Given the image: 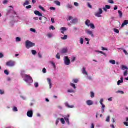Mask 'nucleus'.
<instances>
[{
  "label": "nucleus",
  "instance_id": "1",
  "mask_svg": "<svg viewBox=\"0 0 128 128\" xmlns=\"http://www.w3.org/2000/svg\"><path fill=\"white\" fill-rule=\"evenodd\" d=\"M20 74L22 76L24 82H26L28 84H30L34 82L32 78L30 76L26 74V71L24 70H22L21 71Z\"/></svg>",
  "mask_w": 128,
  "mask_h": 128
},
{
  "label": "nucleus",
  "instance_id": "2",
  "mask_svg": "<svg viewBox=\"0 0 128 128\" xmlns=\"http://www.w3.org/2000/svg\"><path fill=\"white\" fill-rule=\"evenodd\" d=\"M10 8H12V6L9 7V10L6 14V16H10L11 18L16 16V13L14 12V11H13L12 10H10Z\"/></svg>",
  "mask_w": 128,
  "mask_h": 128
},
{
  "label": "nucleus",
  "instance_id": "3",
  "mask_svg": "<svg viewBox=\"0 0 128 128\" xmlns=\"http://www.w3.org/2000/svg\"><path fill=\"white\" fill-rule=\"evenodd\" d=\"M70 86L72 88H73V89H68V94H74L76 92V86L74 83H70Z\"/></svg>",
  "mask_w": 128,
  "mask_h": 128
},
{
  "label": "nucleus",
  "instance_id": "4",
  "mask_svg": "<svg viewBox=\"0 0 128 128\" xmlns=\"http://www.w3.org/2000/svg\"><path fill=\"white\" fill-rule=\"evenodd\" d=\"M85 24L88 28H90L92 30H95L96 29V26H94V24L90 22V20H86L85 22Z\"/></svg>",
  "mask_w": 128,
  "mask_h": 128
},
{
  "label": "nucleus",
  "instance_id": "5",
  "mask_svg": "<svg viewBox=\"0 0 128 128\" xmlns=\"http://www.w3.org/2000/svg\"><path fill=\"white\" fill-rule=\"evenodd\" d=\"M26 48L29 50L30 48H33V46H36V44L32 42L30 40H27L26 42Z\"/></svg>",
  "mask_w": 128,
  "mask_h": 128
},
{
  "label": "nucleus",
  "instance_id": "6",
  "mask_svg": "<svg viewBox=\"0 0 128 128\" xmlns=\"http://www.w3.org/2000/svg\"><path fill=\"white\" fill-rule=\"evenodd\" d=\"M104 98H102L100 100V104H101L102 106L101 110H102V114H104V112L106 110V105L104 104Z\"/></svg>",
  "mask_w": 128,
  "mask_h": 128
},
{
  "label": "nucleus",
  "instance_id": "7",
  "mask_svg": "<svg viewBox=\"0 0 128 128\" xmlns=\"http://www.w3.org/2000/svg\"><path fill=\"white\" fill-rule=\"evenodd\" d=\"M102 14H104L102 9V8H99L98 11L95 13V16H96L97 18H102Z\"/></svg>",
  "mask_w": 128,
  "mask_h": 128
},
{
  "label": "nucleus",
  "instance_id": "8",
  "mask_svg": "<svg viewBox=\"0 0 128 128\" xmlns=\"http://www.w3.org/2000/svg\"><path fill=\"white\" fill-rule=\"evenodd\" d=\"M64 61L65 66H70V60L68 56H64Z\"/></svg>",
  "mask_w": 128,
  "mask_h": 128
},
{
  "label": "nucleus",
  "instance_id": "9",
  "mask_svg": "<svg viewBox=\"0 0 128 128\" xmlns=\"http://www.w3.org/2000/svg\"><path fill=\"white\" fill-rule=\"evenodd\" d=\"M85 32L86 34L88 36H91V38H94V32L92 30H90L89 29H86L85 30Z\"/></svg>",
  "mask_w": 128,
  "mask_h": 128
},
{
  "label": "nucleus",
  "instance_id": "10",
  "mask_svg": "<svg viewBox=\"0 0 128 128\" xmlns=\"http://www.w3.org/2000/svg\"><path fill=\"white\" fill-rule=\"evenodd\" d=\"M16 62L10 60L6 63V66H10V68H12L16 66Z\"/></svg>",
  "mask_w": 128,
  "mask_h": 128
},
{
  "label": "nucleus",
  "instance_id": "11",
  "mask_svg": "<svg viewBox=\"0 0 128 128\" xmlns=\"http://www.w3.org/2000/svg\"><path fill=\"white\" fill-rule=\"evenodd\" d=\"M27 116L30 118H32L34 116V110H28L27 112Z\"/></svg>",
  "mask_w": 128,
  "mask_h": 128
},
{
  "label": "nucleus",
  "instance_id": "12",
  "mask_svg": "<svg viewBox=\"0 0 128 128\" xmlns=\"http://www.w3.org/2000/svg\"><path fill=\"white\" fill-rule=\"evenodd\" d=\"M70 114H68L64 116V120H66V122L67 124H68V126H70Z\"/></svg>",
  "mask_w": 128,
  "mask_h": 128
},
{
  "label": "nucleus",
  "instance_id": "13",
  "mask_svg": "<svg viewBox=\"0 0 128 128\" xmlns=\"http://www.w3.org/2000/svg\"><path fill=\"white\" fill-rule=\"evenodd\" d=\"M86 104L88 106H94V101L92 100H87L86 101Z\"/></svg>",
  "mask_w": 128,
  "mask_h": 128
},
{
  "label": "nucleus",
  "instance_id": "14",
  "mask_svg": "<svg viewBox=\"0 0 128 128\" xmlns=\"http://www.w3.org/2000/svg\"><path fill=\"white\" fill-rule=\"evenodd\" d=\"M124 84V77L122 76L120 78V80H118L117 82L118 86H122Z\"/></svg>",
  "mask_w": 128,
  "mask_h": 128
},
{
  "label": "nucleus",
  "instance_id": "15",
  "mask_svg": "<svg viewBox=\"0 0 128 128\" xmlns=\"http://www.w3.org/2000/svg\"><path fill=\"white\" fill-rule=\"evenodd\" d=\"M50 64L52 65L54 70H56V63H54V61H50Z\"/></svg>",
  "mask_w": 128,
  "mask_h": 128
},
{
  "label": "nucleus",
  "instance_id": "16",
  "mask_svg": "<svg viewBox=\"0 0 128 128\" xmlns=\"http://www.w3.org/2000/svg\"><path fill=\"white\" fill-rule=\"evenodd\" d=\"M111 8L112 7L110 6L106 5L105 6V7L103 8V10L106 12H108V10H110Z\"/></svg>",
  "mask_w": 128,
  "mask_h": 128
},
{
  "label": "nucleus",
  "instance_id": "17",
  "mask_svg": "<svg viewBox=\"0 0 128 128\" xmlns=\"http://www.w3.org/2000/svg\"><path fill=\"white\" fill-rule=\"evenodd\" d=\"M82 74H83L84 76H88V72H86V68H82Z\"/></svg>",
  "mask_w": 128,
  "mask_h": 128
},
{
  "label": "nucleus",
  "instance_id": "18",
  "mask_svg": "<svg viewBox=\"0 0 128 128\" xmlns=\"http://www.w3.org/2000/svg\"><path fill=\"white\" fill-rule=\"evenodd\" d=\"M65 106L68 108H74V105H70V104H68V103H66Z\"/></svg>",
  "mask_w": 128,
  "mask_h": 128
},
{
  "label": "nucleus",
  "instance_id": "19",
  "mask_svg": "<svg viewBox=\"0 0 128 128\" xmlns=\"http://www.w3.org/2000/svg\"><path fill=\"white\" fill-rule=\"evenodd\" d=\"M66 30H68V28L66 27H62L60 28V32L63 34H64V32H66Z\"/></svg>",
  "mask_w": 128,
  "mask_h": 128
},
{
  "label": "nucleus",
  "instance_id": "20",
  "mask_svg": "<svg viewBox=\"0 0 128 128\" xmlns=\"http://www.w3.org/2000/svg\"><path fill=\"white\" fill-rule=\"evenodd\" d=\"M34 14L36 16H42V14L40 11L36 10L34 12Z\"/></svg>",
  "mask_w": 128,
  "mask_h": 128
},
{
  "label": "nucleus",
  "instance_id": "21",
  "mask_svg": "<svg viewBox=\"0 0 128 128\" xmlns=\"http://www.w3.org/2000/svg\"><path fill=\"white\" fill-rule=\"evenodd\" d=\"M47 80L48 84L50 85V88H52V79L48 78Z\"/></svg>",
  "mask_w": 128,
  "mask_h": 128
},
{
  "label": "nucleus",
  "instance_id": "22",
  "mask_svg": "<svg viewBox=\"0 0 128 128\" xmlns=\"http://www.w3.org/2000/svg\"><path fill=\"white\" fill-rule=\"evenodd\" d=\"M128 20H124V23L122 24V28H124V26H128Z\"/></svg>",
  "mask_w": 128,
  "mask_h": 128
},
{
  "label": "nucleus",
  "instance_id": "23",
  "mask_svg": "<svg viewBox=\"0 0 128 128\" xmlns=\"http://www.w3.org/2000/svg\"><path fill=\"white\" fill-rule=\"evenodd\" d=\"M117 94H124V92L122 90H118L116 92Z\"/></svg>",
  "mask_w": 128,
  "mask_h": 128
},
{
  "label": "nucleus",
  "instance_id": "24",
  "mask_svg": "<svg viewBox=\"0 0 128 128\" xmlns=\"http://www.w3.org/2000/svg\"><path fill=\"white\" fill-rule=\"evenodd\" d=\"M68 48H64L61 51V54H68Z\"/></svg>",
  "mask_w": 128,
  "mask_h": 128
},
{
  "label": "nucleus",
  "instance_id": "25",
  "mask_svg": "<svg viewBox=\"0 0 128 128\" xmlns=\"http://www.w3.org/2000/svg\"><path fill=\"white\" fill-rule=\"evenodd\" d=\"M78 18L73 19L72 21V24H78Z\"/></svg>",
  "mask_w": 128,
  "mask_h": 128
},
{
  "label": "nucleus",
  "instance_id": "26",
  "mask_svg": "<svg viewBox=\"0 0 128 128\" xmlns=\"http://www.w3.org/2000/svg\"><path fill=\"white\" fill-rule=\"evenodd\" d=\"M122 70H128V66H122Z\"/></svg>",
  "mask_w": 128,
  "mask_h": 128
},
{
  "label": "nucleus",
  "instance_id": "27",
  "mask_svg": "<svg viewBox=\"0 0 128 128\" xmlns=\"http://www.w3.org/2000/svg\"><path fill=\"white\" fill-rule=\"evenodd\" d=\"M12 111L14 112H18V108H16V106H13L12 107Z\"/></svg>",
  "mask_w": 128,
  "mask_h": 128
},
{
  "label": "nucleus",
  "instance_id": "28",
  "mask_svg": "<svg viewBox=\"0 0 128 128\" xmlns=\"http://www.w3.org/2000/svg\"><path fill=\"white\" fill-rule=\"evenodd\" d=\"M124 124L126 126H128V117L126 118V122H124Z\"/></svg>",
  "mask_w": 128,
  "mask_h": 128
},
{
  "label": "nucleus",
  "instance_id": "29",
  "mask_svg": "<svg viewBox=\"0 0 128 128\" xmlns=\"http://www.w3.org/2000/svg\"><path fill=\"white\" fill-rule=\"evenodd\" d=\"M30 4V1L26 0L25 2L23 4L24 6H28Z\"/></svg>",
  "mask_w": 128,
  "mask_h": 128
},
{
  "label": "nucleus",
  "instance_id": "30",
  "mask_svg": "<svg viewBox=\"0 0 128 128\" xmlns=\"http://www.w3.org/2000/svg\"><path fill=\"white\" fill-rule=\"evenodd\" d=\"M16 42H22V38L20 37H17L16 38Z\"/></svg>",
  "mask_w": 128,
  "mask_h": 128
},
{
  "label": "nucleus",
  "instance_id": "31",
  "mask_svg": "<svg viewBox=\"0 0 128 128\" xmlns=\"http://www.w3.org/2000/svg\"><path fill=\"white\" fill-rule=\"evenodd\" d=\"M60 120L62 124H66V120L64 118H62Z\"/></svg>",
  "mask_w": 128,
  "mask_h": 128
},
{
  "label": "nucleus",
  "instance_id": "32",
  "mask_svg": "<svg viewBox=\"0 0 128 128\" xmlns=\"http://www.w3.org/2000/svg\"><path fill=\"white\" fill-rule=\"evenodd\" d=\"M118 14H119V17L122 18V11L119 10L118 11Z\"/></svg>",
  "mask_w": 128,
  "mask_h": 128
},
{
  "label": "nucleus",
  "instance_id": "33",
  "mask_svg": "<svg viewBox=\"0 0 128 128\" xmlns=\"http://www.w3.org/2000/svg\"><path fill=\"white\" fill-rule=\"evenodd\" d=\"M68 38V35H64V36L62 37L61 40H66Z\"/></svg>",
  "mask_w": 128,
  "mask_h": 128
},
{
  "label": "nucleus",
  "instance_id": "34",
  "mask_svg": "<svg viewBox=\"0 0 128 128\" xmlns=\"http://www.w3.org/2000/svg\"><path fill=\"white\" fill-rule=\"evenodd\" d=\"M55 4H56V6H60V2L59 1H55L54 2Z\"/></svg>",
  "mask_w": 128,
  "mask_h": 128
},
{
  "label": "nucleus",
  "instance_id": "35",
  "mask_svg": "<svg viewBox=\"0 0 128 128\" xmlns=\"http://www.w3.org/2000/svg\"><path fill=\"white\" fill-rule=\"evenodd\" d=\"M109 62L111 64H113V65L116 64V60H110L109 61Z\"/></svg>",
  "mask_w": 128,
  "mask_h": 128
},
{
  "label": "nucleus",
  "instance_id": "36",
  "mask_svg": "<svg viewBox=\"0 0 128 128\" xmlns=\"http://www.w3.org/2000/svg\"><path fill=\"white\" fill-rule=\"evenodd\" d=\"M128 76V70H126L124 72V76Z\"/></svg>",
  "mask_w": 128,
  "mask_h": 128
},
{
  "label": "nucleus",
  "instance_id": "37",
  "mask_svg": "<svg viewBox=\"0 0 128 128\" xmlns=\"http://www.w3.org/2000/svg\"><path fill=\"white\" fill-rule=\"evenodd\" d=\"M31 52H32V54H33V56H36V54H38V52H36L35 50H32L31 51Z\"/></svg>",
  "mask_w": 128,
  "mask_h": 128
},
{
  "label": "nucleus",
  "instance_id": "38",
  "mask_svg": "<svg viewBox=\"0 0 128 128\" xmlns=\"http://www.w3.org/2000/svg\"><path fill=\"white\" fill-rule=\"evenodd\" d=\"M39 8L40 10H42V12H46V10H44V7L42 6H39Z\"/></svg>",
  "mask_w": 128,
  "mask_h": 128
},
{
  "label": "nucleus",
  "instance_id": "39",
  "mask_svg": "<svg viewBox=\"0 0 128 128\" xmlns=\"http://www.w3.org/2000/svg\"><path fill=\"white\" fill-rule=\"evenodd\" d=\"M95 52H98V54H104V56H106V54L102 51L96 50Z\"/></svg>",
  "mask_w": 128,
  "mask_h": 128
},
{
  "label": "nucleus",
  "instance_id": "40",
  "mask_svg": "<svg viewBox=\"0 0 128 128\" xmlns=\"http://www.w3.org/2000/svg\"><path fill=\"white\" fill-rule=\"evenodd\" d=\"M72 82L74 84H78V82L79 80L78 79H74L72 80Z\"/></svg>",
  "mask_w": 128,
  "mask_h": 128
},
{
  "label": "nucleus",
  "instance_id": "41",
  "mask_svg": "<svg viewBox=\"0 0 128 128\" xmlns=\"http://www.w3.org/2000/svg\"><path fill=\"white\" fill-rule=\"evenodd\" d=\"M0 94L1 96H4V90H0Z\"/></svg>",
  "mask_w": 128,
  "mask_h": 128
},
{
  "label": "nucleus",
  "instance_id": "42",
  "mask_svg": "<svg viewBox=\"0 0 128 128\" xmlns=\"http://www.w3.org/2000/svg\"><path fill=\"white\" fill-rule=\"evenodd\" d=\"M80 44H84V40L83 38H80Z\"/></svg>",
  "mask_w": 128,
  "mask_h": 128
},
{
  "label": "nucleus",
  "instance_id": "43",
  "mask_svg": "<svg viewBox=\"0 0 128 128\" xmlns=\"http://www.w3.org/2000/svg\"><path fill=\"white\" fill-rule=\"evenodd\" d=\"M76 58L75 56H72L71 58L72 62H76Z\"/></svg>",
  "mask_w": 128,
  "mask_h": 128
},
{
  "label": "nucleus",
  "instance_id": "44",
  "mask_svg": "<svg viewBox=\"0 0 128 128\" xmlns=\"http://www.w3.org/2000/svg\"><path fill=\"white\" fill-rule=\"evenodd\" d=\"M56 58L57 60H60V53H58L56 56Z\"/></svg>",
  "mask_w": 128,
  "mask_h": 128
},
{
  "label": "nucleus",
  "instance_id": "45",
  "mask_svg": "<svg viewBox=\"0 0 128 128\" xmlns=\"http://www.w3.org/2000/svg\"><path fill=\"white\" fill-rule=\"evenodd\" d=\"M66 8H71V9L73 8L72 6L70 4H67Z\"/></svg>",
  "mask_w": 128,
  "mask_h": 128
},
{
  "label": "nucleus",
  "instance_id": "46",
  "mask_svg": "<svg viewBox=\"0 0 128 128\" xmlns=\"http://www.w3.org/2000/svg\"><path fill=\"white\" fill-rule=\"evenodd\" d=\"M74 6L76 8H78V6H80V4H78V3L76 2H74Z\"/></svg>",
  "mask_w": 128,
  "mask_h": 128
},
{
  "label": "nucleus",
  "instance_id": "47",
  "mask_svg": "<svg viewBox=\"0 0 128 128\" xmlns=\"http://www.w3.org/2000/svg\"><path fill=\"white\" fill-rule=\"evenodd\" d=\"M30 32H34V34H36V29L34 28H30Z\"/></svg>",
  "mask_w": 128,
  "mask_h": 128
},
{
  "label": "nucleus",
  "instance_id": "48",
  "mask_svg": "<svg viewBox=\"0 0 128 128\" xmlns=\"http://www.w3.org/2000/svg\"><path fill=\"white\" fill-rule=\"evenodd\" d=\"M110 116H108L106 118V122H110Z\"/></svg>",
  "mask_w": 128,
  "mask_h": 128
},
{
  "label": "nucleus",
  "instance_id": "49",
  "mask_svg": "<svg viewBox=\"0 0 128 128\" xmlns=\"http://www.w3.org/2000/svg\"><path fill=\"white\" fill-rule=\"evenodd\" d=\"M90 97L92 98H94V92H90Z\"/></svg>",
  "mask_w": 128,
  "mask_h": 128
},
{
  "label": "nucleus",
  "instance_id": "50",
  "mask_svg": "<svg viewBox=\"0 0 128 128\" xmlns=\"http://www.w3.org/2000/svg\"><path fill=\"white\" fill-rule=\"evenodd\" d=\"M114 32H116V34H120V30H118V29L114 28Z\"/></svg>",
  "mask_w": 128,
  "mask_h": 128
},
{
  "label": "nucleus",
  "instance_id": "51",
  "mask_svg": "<svg viewBox=\"0 0 128 128\" xmlns=\"http://www.w3.org/2000/svg\"><path fill=\"white\" fill-rule=\"evenodd\" d=\"M47 36H48L49 38H52V34H48Z\"/></svg>",
  "mask_w": 128,
  "mask_h": 128
},
{
  "label": "nucleus",
  "instance_id": "52",
  "mask_svg": "<svg viewBox=\"0 0 128 128\" xmlns=\"http://www.w3.org/2000/svg\"><path fill=\"white\" fill-rule=\"evenodd\" d=\"M122 50H123V52H124V54H125L126 56H128V52H126V50L124 49H122Z\"/></svg>",
  "mask_w": 128,
  "mask_h": 128
},
{
  "label": "nucleus",
  "instance_id": "53",
  "mask_svg": "<svg viewBox=\"0 0 128 128\" xmlns=\"http://www.w3.org/2000/svg\"><path fill=\"white\" fill-rule=\"evenodd\" d=\"M4 72L5 74H6V76H8V74H10V72H8V70H5L4 71Z\"/></svg>",
  "mask_w": 128,
  "mask_h": 128
},
{
  "label": "nucleus",
  "instance_id": "54",
  "mask_svg": "<svg viewBox=\"0 0 128 128\" xmlns=\"http://www.w3.org/2000/svg\"><path fill=\"white\" fill-rule=\"evenodd\" d=\"M60 118H58L56 120V126H58V124H60Z\"/></svg>",
  "mask_w": 128,
  "mask_h": 128
},
{
  "label": "nucleus",
  "instance_id": "55",
  "mask_svg": "<svg viewBox=\"0 0 128 128\" xmlns=\"http://www.w3.org/2000/svg\"><path fill=\"white\" fill-rule=\"evenodd\" d=\"M88 6L90 8H92V6L90 4V3H88Z\"/></svg>",
  "mask_w": 128,
  "mask_h": 128
},
{
  "label": "nucleus",
  "instance_id": "56",
  "mask_svg": "<svg viewBox=\"0 0 128 128\" xmlns=\"http://www.w3.org/2000/svg\"><path fill=\"white\" fill-rule=\"evenodd\" d=\"M50 30H56V28L54 26H51L50 28Z\"/></svg>",
  "mask_w": 128,
  "mask_h": 128
},
{
  "label": "nucleus",
  "instance_id": "57",
  "mask_svg": "<svg viewBox=\"0 0 128 128\" xmlns=\"http://www.w3.org/2000/svg\"><path fill=\"white\" fill-rule=\"evenodd\" d=\"M108 4H114V0H108Z\"/></svg>",
  "mask_w": 128,
  "mask_h": 128
},
{
  "label": "nucleus",
  "instance_id": "58",
  "mask_svg": "<svg viewBox=\"0 0 128 128\" xmlns=\"http://www.w3.org/2000/svg\"><path fill=\"white\" fill-rule=\"evenodd\" d=\"M72 18H73L72 16H70L68 18V20H72Z\"/></svg>",
  "mask_w": 128,
  "mask_h": 128
},
{
  "label": "nucleus",
  "instance_id": "59",
  "mask_svg": "<svg viewBox=\"0 0 128 128\" xmlns=\"http://www.w3.org/2000/svg\"><path fill=\"white\" fill-rule=\"evenodd\" d=\"M34 86H35V88H38V83L36 82V83L34 84Z\"/></svg>",
  "mask_w": 128,
  "mask_h": 128
},
{
  "label": "nucleus",
  "instance_id": "60",
  "mask_svg": "<svg viewBox=\"0 0 128 128\" xmlns=\"http://www.w3.org/2000/svg\"><path fill=\"white\" fill-rule=\"evenodd\" d=\"M4 54L2 52H0V58H4Z\"/></svg>",
  "mask_w": 128,
  "mask_h": 128
},
{
  "label": "nucleus",
  "instance_id": "61",
  "mask_svg": "<svg viewBox=\"0 0 128 128\" xmlns=\"http://www.w3.org/2000/svg\"><path fill=\"white\" fill-rule=\"evenodd\" d=\"M88 80H92V78L90 76H87Z\"/></svg>",
  "mask_w": 128,
  "mask_h": 128
},
{
  "label": "nucleus",
  "instance_id": "62",
  "mask_svg": "<svg viewBox=\"0 0 128 128\" xmlns=\"http://www.w3.org/2000/svg\"><path fill=\"white\" fill-rule=\"evenodd\" d=\"M21 98H22V100H26V97L24 96H21Z\"/></svg>",
  "mask_w": 128,
  "mask_h": 128
},
{
  "label": "nucleus",
  "instance_id": "63",
  "mask_svg": "<svg viewBox=\"0 0 128 128\" xmlns=\"http://www.w3.org/2000/svg\"><path fill=\"white\" fill-rule=\"evenodd\" d=\"M102 50H108V48H105L104 47H102Z\"/></svg>",
  "mask_w": 128,
  "mask_h": 128
},
{
  "label": "nucleus",
  "instance_id": "64",
  "mask_svg": "<svg viewBox=\"0 0 128 128\" xmlns=\"http://www.w3.org/2000/svg\"><path fill=\"white\" fill-rule=\"evenodd\" d=\"M50 10H56V8L54 7L50 8Z\"/></svg>",
  "mask_w": 128,
  "mask_h": 128
}]
</instances>
